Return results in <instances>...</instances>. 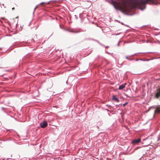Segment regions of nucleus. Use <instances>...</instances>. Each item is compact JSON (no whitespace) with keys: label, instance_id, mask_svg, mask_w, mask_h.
Instances as JSON below:
<instances>
[{"label":"nucleus","instance_id":"obj_12","mask_svg":"<svg viewBox=\"0 0 160 160\" xmlns=\"http://www.w3.org/2000/svg\"><path fill=\"white\" fill-rule=\"evenodd\" d=\"M126 58H127V59H128V57H126Z\"/></svg>","mask_w":160,"mask_h":160},{"label":"nucleus","instance_id":"obj_4","mask_svg":"<svg viewBox=\"0 0 160 160\" xmlns=\"http://www.w3.org/2000/svg\"><path fill=\"white\" fill-rule=\"evenodd\" d=\"M112 99L115 101H117V102H118L119 101L118 98L115 96H113L112 98Z\"/></svg>","mask_w":160,"mask_h":160},{"label":"nucleus","instance_id":"obj_8","mask_svg":"<svg viewBox=\"0 0 160 160\" xmlns=\"http://www.w3.org/2000/svg\"><path fill=\"white\" fill-rule=\"evenodd\" d=\"M38 8V6H36V7H35V8H34V12L35 11V10H36V9L37 8Z\"/></svg>","mask_w":160,"mask_h":160},{"label":"nucleus","instance_id":"obj_3","mask_svg":"<svg viewBox=\"0 0 160 160\" xmlns=\"http://www.w3.org/2000/svg\"><path fill=\"white\" fill-rule=\"evenodd\" d=\"M126 84H127L126 83H124V84H122L119 87L118 89L119 90L122 89H123L124 88H125V86Z\"/></svg>","mask_w":160,"mask_h":160},{"label":"nucleus","instance_id":"obj_9","mask_svg":"<svg viewBox=\"0 0 160 160\" xmlns=\"http://www.w3.org/2000/svg\"><path fill=\"white\" fill-rule=\"evenodd\" d=\"M44 3H45L44 2H41V3H40V5H42L43 4H44Z\"/></svg>","mask_w":160,"mask_h":160},{"label":"nucleus","instance_id":"obj_7","mask_svg":"<svg viewBox=\"0 0 160 160\" xmlns=\"http://www.w3.org/2000/svg\"><path fill=\"white\" fill-rule=\"evenodd\" d=\"M128 103L127 102H126L125 103H124V104H123V106H124V107H125L127 104Z\"/></svg>","mask_w":160,"mask_h":160},{"label":"nucleus","instance_id":"obj_1","mask_svg":"<svg viewBox=\"0 0 160 160\" xmlns=\"http://www.w3.org/2000/svg\"><path fill=\"white\" fill-rule=\"evenodd\" d=\"M47 125L48 123L46 121H44L42 122L40 124L41 127L43 128H45Z\"/></svg>","mask_w":160,"mask_h":160},{"label":"nucleus","instance_id":"obj_5","mask_svg":"<svg viewBox=\"0 0 160 160\" xmlns=\"http://www.w3.org/2000/svg\"><path fill=\"white\" fill-rule=\"evenodd\" d=\"M157 111L158 112H160V106L157 108V109L155 110L154 113H155Z\"/></svg>","mask_w":160,"mask_h":160},{"label":"nucleus","instance_id":"obj_11","mask_svg":"<svg viewBox=\"0 0 160 160\" xmlns=\"http://www.w3.org/2000/svg\"><path fill=\"white\" fill-rule=\"evenodd\" d=\"M70 32H74V31H71Z\"/></svg>","mask_w":160,"mask_h":160},{"label":"nucleus","instance_id":"obj_2","mask_svg":"<svg viewBox=\"0 0 160 160\" xmlns=\"http://www.w3.org/2000/svg\"><path fill=\"white\" fill-rule=\"evenodd\" d=\"M141 141L140 138H138L137 139L134 140L132 141V143L134 144H136L140 142Z\"/></svg>","mask_w":160,"mask_h":160},{"label":"nucleus","instance_id":"obj_10","mask_svg":"<svg viewBox=\"0 0 160 160\" xmlns=\"http://www.w3.org/2000/svg\"><path fill=\"white\" fill-rule=\"evenodd\" d=\"M14 9H15V8H12V10H14Z\"/></svg>","mask_w":160,"mask_h":160},{"label":"nucleus","instance_id":"obj_6","mask_svg":"<svg viewBox=\"0 0 160 160\" xmlns=\"http://www.w3.org/2000/svg\"><path fill=\"white\" fill-rule=\"evenodd\" d=\"M156 96L158 98L160 96V89L159 90V91L156 93Z\"/></svg>","mask_w":160,"mask_h":160}]
</instances>
